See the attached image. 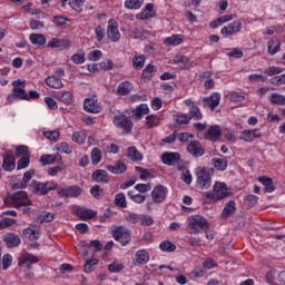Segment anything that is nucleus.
<instances>
[{
    "label": "nucleus",
    "instance_id": "62",
    "mask_svg": "<svg viewBox=\"0 0 285 285\" xmlns=\"http://www.w3.org/2000/svg\"><path fill=\"white\" fill-rule=\"evenodd\" d=\"M151 72H155V67L153 65H147L146 68L142 70V79H150L153 76Z\"/></svg>",
    "mask_w": 285,
    "mask_h": 285
},
{
    "label": "nucleus",
    "instance_id": "15",
    "mask_svg": "<svg viewBox=\"0 0 285 285\" xmlns=\"http://www.w3.org/2000/svg\"><path fill=\"white\" fill-rule=\"evenodd\" d=\"M160 159L165 166H175L181 159V155L179 153L166 151L160 156Z\"/></svg>",
    "mask_w": 285,
    "mask_h": 285
},
{
    "label": "nucleus",
    "instance_id": "23",
    "mask_svg": "<svg viewBox=\"0 0 285 285\" xmlns=\"http://www.w3.org/2000/svg\"><path fill=\"white\" fill-rule=\"evenodd\" d=\"M236 212H237V206L235 200H229L223 208L220 217L222 219H228L229 217H233V215H235Z\"/></svg>",
    "mask_w": 285,
    "mask_h": 285
},
{
    "label": "nucleus",
    "instance_id": "53",
    "mask_svg": "<svg viewBox=\"0 0 285 285\" xmlns=\"http://www.w3.org/2000/svg\"><path fill=\"white\" fill-rule=\"evenodd\" d=\"M40 161L42 163V166H48L55 164V161H57V158L52 155H42L40 157Z\"/></svg>",
    "mask_w": 285,
    "mask_h": 285
},
{
    "label": "nucleus",
    "instance_id": "29",
    "mask_svg": "<svg viewBox=\"0 0 285 285\" xmlns=\"http://www.w3.org/2000/svg\"><path fill=\"white\" fill-rule=\"evenodd\" d=\"M174 63H178L181 70H188V68H190V60L183 55L175 56Z\"/></svg>",
    "mask_w": 285,
    "mask_h": 285
},
{
    "label": "nucleus",
    "instance_id": "34",
    "mask_svg": "<svg viewBox=\"0 0 285 285\" xmlns=\"http://www.w3.org/2000/svg\"><path fill=\"white\" fill-rule=\"evenodd\" d=\"M258 181L265 186V193H273V190H275V187L273 186V178L261 176L258 177Z\"/></svg>",
    "mask_w": 285,
    "mask_h": 285
},
{
    "label": "nucleus",
    "instance_id": "14",
    "mask_svg": "<svg viewBox=\"0 0 285 285\" xmlns=\"http://www.w3.org/2000/svg\"><path fill=\"white\" fill-rule=\"evenodd\" d=\"M32 264H39V257L26 253L19 257L18 266H24V268H31Z\"/></svg>",
    "mask_w": 285,
    "mask_h": 285
},
{
    "label": "nucleus",
    "instance_id": "25",
    "mask_svg": "<svg viewBox=\"0 0 285 285\" xmlns=\"http://www.w3.org/2000/svg\"><path fill=\"white\" fill-rule=\"evenodd\" d=\"M3 240L8 248H17V246L21 244V238H19V235L12 233L7 234Z\"/></svg>",
    "mask_w": 285,
    "mask_h": 285
},
{
    "label": "nucleus",
    "instance_id": "31",
    "mask_svg": "<svg viewBox=\"0 0 285 285\" xmlns=\"http://www.w3.org/2000/svg\"><path fill=\"white\" fill-rule=\"evenodd\" d=\"M135 258L137 264L144 265L148 264L150 256L148 255V252H146V249H139L136 252Z\"/></svg>",
    "mask_w": 285,
    "mask_h": 285
},
{
    "label": "nucleus",
    "instance_id": "51",
    "mask_svg": "<svg viewBox=\"0 0 285 285\" xmlns=\"http://www.w3.org/2000/svg\"><path fill=\"white\" fill-rule=\"evenodd\" d=\"M282 72H284L282 67H269L264 71V73L268 75V77H274V75H282Z\"/></svg>",
    "mask_w": 285,
    "mask_h": 285
},
{
    "label": "nucleus",
    "instance_id": "26",
    "mask_svg": "<svg viewBox=\"0 0 285 285\" xmlns=\"http://www.w3.org/2000/svg\"><path fill=\"white\" fill-rule=\"evenodd\" d=\"M155 10L154 3H147L144 11L137 14V19L140 21H148V19H153V11Z\"/></svg>",
    "mask_w": 285,
    "mask_h": 285
},
{
    "label": "nucleus",
    "instance_id": "22",
    "mask_svg": "<svg viewBox=\"0 0 285 285\" xmlns=\"http://www.w3.org/2000/svg\"><path fill=\"white\" fill-rule=\"evenodd\" d=\"M240 30H242V23L239 21H234L229 23L228 27H224L220 30V35H223V37H230V35H235Z\"/></svg>",
    "mask_w": 285,
    "mask_h": 285
},
{
    "label": "nucleus",
    "instance_id": "46",
    "mask_svg": "<svg viewBox=\"0 0 285 285\" xmlns=\"http://www.w3.org/2000/svg\"><path fill=\"white\" fill-rule=\"evenodd\" d=\"M101 161V150L99 148H94L91 150V164L97 166Z\"/></svg>",
    "mask_w": 285,
    "mask_h": 285
},
{
    "label": "nucleus",
    "instance_id": "57",
    "mask_svg": "<svg viewBox=\"0 0 285 285\" xmlns=\"http://www.w3.org/2000/svg\"><path fill=\"white\" fill-rule=\"evenodd\" d=\"M239 139L242 141H246L247 144H250V142L255 141V138H253V134H252L250 130H244L242 132V136L239 137Z\"/></svg>",
    "mask_w": 285,
    "mask_h": 285
},
{
    "label": "nucleus",
    "instance_id": "41",
    "mask_svg": "<svg viewBox=\"0 0 285 285\" xmlns=\"http://www.w3.org/2000/svg\"><path fill=\"white\" fill-rule=\"evenodd\" d=\"M79 217L82 219V222H88V219H94V217H97V213L90 209H82L79 212Z\"/></svg>",
    "mask_w": 285,
    "mask_h": 285
},
{
    "label": "nucleus",
    "instance_id": "1",
    "mask_svg": "<svg viewBox=\"0 0 285 285\" xmlns=\"http://www.w3.org/2000/svg\"><path fill=\"white\" fill-rule=\"evenodd\" d=\"M189 235H199L204 230H210V223L204 216L194 215L188 217Z\"/></svg>",
    "mask_w": 285,
    "mask_h": 285
},
{
    "label": "nucleus",
    "instance_id": "17",
    "mask_svg": "<svg viewBox=\"0 0 285 285\" xmlns=\"http://www.w3.org/2000/svg\"><path fill=\"white\" fill-rule=\"evenodd\" d=\"M70 39H58L53 38L48 42L47 48H57L58 50H66V48H70L71 46Z\"/></svg>",
    "mask_w": 285,
    "mask_h": 285
},
{
    "label": "nucleus",
    "instance_id": "44",
    "mask_svg": "<svg viewBox=\"0 0 285 285\" xmlns=\"http://www.w3.org/2000/svg\"><path fill=\"white\" fill-rule=\"evenodd\" d=\"M71 61L73 63H77V65H81L86 61V51L83 50H78L77 53H75L72 57H71Z\"/></svg>",
    "mask_w": 285,
    "mask_h": 285
},
{
    "label": "nucleus",
    "instance_id": "4",
    "mask_svg": "<svg viewBox=\"0 0 285 285\" xmlns=\"http://www.w3.org/2000/svg\"><path fill=\"white\" fill-rule=\"evenodd\" d=\"M196 184L199 186V188H210L213 180L210 178V171L206 167L200 168L196 173Z\"/></svg>",
    "mask_w": 285,
    "mask_h": 285
},
{
    "label": "nucleus",
    "instance_id": "45",
    "mask_svg": "<svg viewBox=\"0 0 285 285\" xmlns=\"http://www.w3.org/2000/svg\"><path fill=\"white\" fill-rule=\"evenodd\" d=\"M146 63V56H137L132 58V66L136 70H141Z\"/></svg>",
    "mask_w": 285,
    "mask_h": 285
},
{
    "label": "nucleus",
    "instance_id": "9",
    "mask_svg": "<svg viewBox=\"0 0 285 285\" xmlns=\"http://www.w3.org/2000/svg\"><path fill=\"white\" fill-rule=\"evenodd\" d=\"M12 86H13L12 92L16 95V98L20 99L21 101H27L28 94L26 92V89H23L26 88V80L23 81L21 79L13 80ZM19 86H22V88Z\"/></svg>",
    "mask_w": 285,
    "mask_h": 285
},
{
    "label": "nucleus",
    "instance_id": "59",
    "mask_svg": "<svg viewBox=\"0 0 285 285\" xmlns=\"http://www.w3.org/2000/svg\"><path fill=\"white\" fill-rule=\"evenodd\" d=\"M32 177H35V169H29L28 171H26L23 174V177H22V183L23 185L28 188V183L32 179Z\"/></svg>",
    "mask_w": 285,
    "mask_h": 285
},
{
    "label": "nucleus",
    "instance_id": "11",
    "mask_svg": "<svg viewBox=\"0 0 285 285\" xmlns=\"http://www.w3.org/2000/svg\"><path fill=\"white\" fill-rule=\"evenodd\" d=\"M187 153L191 155V157H204L206 155V150L204 147H202V142L199 140H193L188 146H187Z\"/></svg>",
    "mask_w": 285,
    "mask_h": 285
},
{
    "label": "nucleus",
    "instance_id": "56",
    "mask_svg": "<svg viewBox=\"0 0 285 285\" xmlns=\"http://www.w3.org/2000/svg\"><path fill=\"white\" fill-rule=\"evenodd\" d=\"M99 264V259L91 258L89 261H86L85 263V273H90L92 271V266H97Z\"/></svg>",
    "mask_w": 285,
    "mask_h": 285
},
{
    "label": "nucleus",
    "instance_id": "36",
    "mask_svg": "<svg viewBox=\"0 0 285 285\" xmlns=\"http://www.w3.org/2000/svg\"><path fill=\"white\" fill-rule=\"evenodd\" d=\"M29 39L33 46H46V36L42 33H31Z\"/></svg>",
    "mask_w": 285,
    "mask_h": 285
},
{
    "label": "nucleus",
    "instance_id": "64",
    "mask_svg": "<svg viewBox=\"0 0 285 285\" xmlns=\"http://www.w3.org/2000/svg\"><path fill=\"white\" fill-rule=\"evenodd\" d=\"M245 204L247 206H249V208H253V206H255V204H257V196L250 194V195H247L244 199Z\"/></svg>",
    "mask_w": 285,
    "mask_h": 285
},
{
    "label": "nucleus",
    "instance_id": "3",
    "mask_svg": "<svg viewBox=\"0 0 285 285\" xmlns=\"http://www.w3.org/2000/svg\"><path fill=\"white\" fill-rule=\"evenodd\" d=\"M112 237L116 242H120L121 246H128L130 244V229L118 226L112 230Z\"/></svg>",
    "mask_w": 285,
    "mask_h": 285
},
{
    "label": "nucleus",
    "instance_id": "37",
    "mask_svg": "<svg viewBox=\"0 0 285 285\" xmlns=\"http://www.w3.org/2000/svg\"><path fill=\"white\" fill-rule=\"evenodd\" d=\"M282 46V41L279 40H269L267 46L268 55H277L279 52Z\"/></svg>",
    "mask_w": 285,
    "mask_h": 285
},
{
    "label": "nucleus",
    "instance_id": "16",
    "mask_svg": "<svg viewBox=\"0 0 285 285\" xmlns=\"http://www.w3.org/2000/svg\"><path fill=\"white\" fill-rule=\"evenodd\" d=\"M204 138L207 141H219V139H222V128L219 125L210 126Z\"/></svg>",
    "mask_w": 285,
    "mask_h": 285
},
{
    "label": "nucleus",
    "instance_id": "27",
    "mask_svg": "<svg viewBox=\"0 0 285 285\" xmlns=\"http://www.w3.org/2000/svg\"><path fill=\"white\" fill-rule=\"evenodd\" d=\"M127 157L130 161H141L144 159V155L135 146L127 148Z\"/></svg>",
    "mask_w": 285,
    "mask_h": 285
},
{
    "label": "nucleus",
    "instance_id": "38",
    "mask_svg": "<svg viewBox=\"0 0 285 285\" xmlns=\"http://www.w3.org/2000/svg\"><path fill=\"white\" fill-rule=\"evenodd\" d=\"M144 6V0H126L125 8L127 10H139Z\"/></svg>",
    "mask_w": 285,
    "mask_h": 285
},
{
    "label": "nucleus",
    "instance_id": "10",
    "mask_svg": "<svg viewBox=\"0 0 285 285\" xmlns=\"http://www.w3.org/2000/svg\"><path fill=\"white\" fill-rule=\"evenodd\" d=\"M83 108L86 112H91L92 115L101 112V105H99V100L96 97L85 99Z\"/></svg>",
    "mask_w": 285,
    "mask_h": 285
},
{
    "label": "nucleus",
    "instance_id": "52",
    "mask_svg": "<svg viewBox=\"0 0 285 285\" xmlns=\"http://www.w3.org/2000/svg\"><path fill=\"white\" fill-rule=\"evenodd\" d=\"M128 197L136 204H144V202H146V196L141 194H132V191H128Z\"/></svg>",
    "mask_w": 285,
    "mask_h": 285
},
{
    "label": "nucleus",
    "instance_id": "42",
    "mask_svg": "<svg viewBox=\"0 0 285 285\" xmlns=\"http://www.w3.org/2000/svg\"><path fill=\"white\" fill-rule=\"evenodd\" d=\"M148 112H149V109H148V105L146 104H141L140 106H137L134 110V115L138 117V119H141L144 115H148Z\"/></svg>",
    "mask_w": 285,
    "mask_h": 285
},
{
    "label": "nucleus",
    "instance_id": "24",
    "mask_svg": "<svg viewBox=\"0 0 285 285\" xmlns=\"http://www.w3.org/2000/svg\"><path fill=\"white\" fill-rule=\"evenodd\" d=\"M52 23L56 28H61L62 30H66V28H70V26H72V20L63 16H55Z\"/></svg>",
    "mask_w": 285,
    "mask_h": 285
},
{
    "label": "nucleus",
    "instance_id": "13",
    "mask_svg": "<svg viewBox=\"0 0 285 285\" xmlns=\"http://www.w3.org/2000/svg\"><path fill=\"white\" fill-rule=\"evenodd\" d=\"M222 100V95L219 92H214L209 97L203 98L204 108H210L215 110L217 106H219V101Z\"/></svg>",
    "mask_w": 285,
    "mask_h": 285
},
{
    "label": "nucleus",
    "instance_id": "8",
    "mask_svg": "<svg viewBox=\"0 0 285 285\" xmlns=\"http://www.w3.org/2000/svg\"><path fill=\"white\" fill-rule=\"evenodd\" d=\"M107 37L114 42L121 39V33H119V23L115 19H110L108 21Z\"/></svg>",
    "mask_w": 285,
    "mask_h": 285
},
{
    "label": "nucleus",
    "instance_id": "20",
    "mask_svg": "<svg viewBox=\"0 0 285 285\" xmlns=\"http://www.w3.org/2000/svg\"><path fill=\"white\" fill-rule=\"evenodd\" d=\"M58 195L60 197H79L81 195V187L73 185L66 188H62Z\"/></svg>",
    "mask_w": 285,
    "mask_h": 285
},
{
    "label": "nucleus",
    "instance_id": "5",
    "mask_svg": "<svg viewBox=\"0 0 285 285\" xmlns=\"http://www.w3.org/2000/svg\"><path fill=\"white\" fill-rule=\"evenodd\" d=\"M168 197V188L164 185H156L151 191V199L154 204H163Z\"/></svg>",
    "mask_w": 285,
    "mask_h": 285
},
{
    "label": "nucleus",
    "instance_id": "32",
    "mask_svg": "<svg viewBox=\"0 0 285 285\" xmlns=\"http://www.w3.org/2000/svg\"><path fill=\"white\" fill-rule=\"evenodd\" d=\"M45 81L47 86H49V88H55V89L63 88V82L61 81V79L57 78L56 76H49L46 78Z\"/></svg>",
    "mask_w": 285,
    "mask_h": 285
},
{
    "label": "nucleus",
    "instance_id": "61",
    "mask_svg": "<svg viewBox=\"0 0 285 285\" xmlns=\"http://www.w3.org/2000/svg\"><path fill=\"white\" fill-rule=\"evenodd\" d=\"M109 273H121L124 271V265L119 263H111L108 266Z\"/></svg>",
    "mask_w": 285,
    "mask_h": 285
},
{
    "label": "nucleus",
    "instance_id": "55",
    "mask_svg": "<svg viewBox=\"0 0 285 285\" xmlns=\"http://www.w3.org/2000/svg\"><path fill=\"white\" fill-rule=\"evenodd\" d=\"M28 166H30V158L27 156H23L17 163V170H22V168H28Z\"/></svg>",
    "mask_w": 285,
    "mask_h": 285
},
{
    "label": "nucleus",
    "instance_id": "21",
    "mask_svg": "<svg viewBox=\"0 0 285 285\" xmlns=\"http://www.w3.org/2000/svg\"><path fill=\"white\" fill-rule=\"evenodd\" d=\"M107 170L112 175H124L128 170V165L124 160H117L115 165H108Z\"/></svg>",
    "mask_w": 285,
    "mask_h": 285
},
{
    "label": "nucleus",
    "instance_id": "18",
    "mask_svg": "<svg viewBox=\"0 0 285 285\" xmlns=\"http://www.w3.org/2000/svg\"><path fill=\"white\" fill-rule=\"evenodd\" d=\"M17 168L16 159L10 154H3L2 155V169L6 170V173H12Z\"/></svg>",
    "mask_w": 285,
    "mask_h": 285
},
{
    "label": "nucleus",
    "instance_id": "47",
    "mask_svg": "<svg viewBox=\"0 0 285 285\" xmlns=\"http://www.w3.org/2000/svg\"><path fill=\"white\" fill-rule=\"evenodd\" d=\"M53 219H55V214L50 212H42L38 217V220L40 224H43V222L50 223Z\"/></svg>",
    "mask_w": 285,
    "mask_h": 285
},
{
    "label": "nucleus",
    "instance_id": "19",
    "mask_svg": "<svg viewBox=\"0 0 285 285\" xmlns=\"http://www.w3.org/2000/svg\"><path fill=\"white\" fill-rule=\"evenodd\" d=\"M91 179L96 181V184H108L110 176H108V171L105 169H97L92 173Z\"/></svg>",
    "mask_w": 285,
    "mask_h": 285
},
{
    "label": "nucleus",
    "instance_id": "48",
    "mask_svg": "<svg viewBox=\"0 0 285 285\" xmlns=\"http://www.w3.org/2000/svg\"><path fill=\"white\" fill-rule=\"evenodd\" d=\"M184 40L178 35H174L169 38H166L165 43L167 46H179Z\"/></svg>",
    "mask_w": 285,
    "mask_h": 285
},
{
    "label": "nucleus",
    "instance_id": "40",
    "mask_svg": "<svg viewBox=\"0 0 285 285\" xmlns=\"http://www.w3.org/2000/svg\"><path fill=\"white\" fill-rule=\"evenodd\" d=\"M269 101L274 106H285V96L279 94H272L269 97Z\"/></svg>",
    "mask_w": 285,
    "mask_h": 285
},
{
    "label": "nucleus",
    "instance_id": "30",
    "mask_svg": "<svg viewBox=\"0 0 285 285\" xmlns=\"http://www.w3.org/2000/svg\"><path fill=\"white\" fill-rule=\"evenodd\" d=\"M212 165L216 170L224 171L228 168V159L226 158H213Z\"/></svg>",
    "mask_w": 285,
    "mask_h": 285
},
{
    "label": "nucleus",
    "instance_id": "60",
    "mask_svg": "<svg viewBox=\"0 0 285 285\" xmlns=\"http://www.w3.org/2000/svg\"><path fill=\"white\" fill-rule=\"evenodd\" d=\"M59 131L57 130H52V131H43V137H46V139H50V141H57V139H59Z\"/></svg>",
    "mask_w": 285,
    "mask_h": 285
},
{
    "label": "nucleus",
    "instance_id": "12",
    "mask_svg": "<svg viewBox=\"0 0 285 285\" xmlns=\"http://www.w3.org/2000/svg\"><path fill=\"white\" fill-rule=\"evenodd\" d=\"M214 193L216 194V199L218 202L219 199H226V197H230V195H233V191L228 189L225 183H216L214 185Z\"/></svg>",
    "mask_w": 285,
    "mask_h": 285
},
{
    "label": "nucleus",
    "instance_id": "50",
    "mask_svg": "<svg viewBox=\"0 0 285 285\" xmlns=\"http://www.w3.org/2000/svg\"><path fill=\"white\" fill-rule=\"evenodd\" d=\"M153 224H155L153 216L148 214H142L140 216V226H153Z\"/></svg>",
    "mask_w": 285,
    "mask_h": 285
},
{
    "label": "nucleus",
    "instance_id": "33",
    "mask_svg": "<svg viewBox=\"0 0 285 285\" xmlns=\"http://www.w3.org/2000/svg\"><path fill=\"white\" fill-rule=\"evenodd\" d=\"M228 21H233V14H225L220 18L210 22V28H219V26H224V23H228Z\"/></svg>",
    "mask_w": 285,
    "mask_h": 285
},
{
    "label": "nucleus",
    "instance_id": "7",
    "mask_svg": "<svg viewBox=\"0 0 285 285\" xmlns=\"http://www.w3.org/2000/svg\"><path fill=\"white\" fill-rule=\"evenodd\" d=\"M114 124L117 128H122L127 134L132 131V120L128 119V116L124 114L115 116Z\"/></svg>",
    "mask_w": 285,
    "mask_h": 285
},
{
    "label": "nucleus",
    "instance_id": "63",
    "mask_svg": "<svg viewBox=\"0 0 285 285\" xmlns=\"http://www.w3.org/2000/svg\"><path fill=\"white\" fill-rule=\"evenodd\" d=\"M176 121L179 124V126H184L190 124V118L188 115L181 114L176 117Z\"/></svg>",
    "mask_w": 285,
    "mask_h": 285
},
{
    "label": "nucleus",
    "instance_id": "54",
    "mask_svg": "<svg viewBox=\"0 0 285 285\" xmlns=\"http://www.w3.org/2000/svg\"><path fill=\"white\" fill-rule=\"evenodd\" d=\"M72 141H75L76 144H85V141H86V134H83L81 131H75L72 134Z\"/></svg>",
    "mask_w": 285,
    "mask_h": 285
},
{
    "label": "nucleus",
    "instance_id": "2",
    "mask_svg": "<svg viewBox=\"0 0 285 285\" xmlns=\"http://www.w3.org/2000/svg\"><path fill=\"white\" fill-rule=\"evenodd\" d=\"M7 204H11L14 208H22L23 206H32V200L28 198V193L24 190L16 191L4 199Z\"/></svg>",
    "mask_w": 285,
    "mask_h": 285
},
{
    "label": "nucleus",
    "instance_id": "39",
    "mask_svg": "<svg viewBox=\"0 0 285 285\" xmlns=\"http://www.w3.org/2000/svg\"><path fill=\"white\" fill-rule=\"evenodd\" d=\"M159 248L165 253H175L177 245L173 244L170 240H165L160 243Z\"/></svg>",
    "mask_w": 285,
    "mask_h": 285
},
{
    "label": "nucleus",
    "instance_id": "28",
    "mask_svg": "<svg viewBox=\"0 0 285 285\" xmlns=\"http://www.w3.org/2000/svg\"><path fill=\"white\" fill-rule=\"evenodd\" d=\"M130 92H132V83L129 81H124L118 85L117 95L120 97H126L127 95H130Z\"/></svg>",
    "mask_w": 285,
    "mask_h": 285
},
{
    "label": "nucleus",
    "instance_id": "58",
    "mask_svg": "<svg viewBox=\"0 0 285 285\" xmlns=\"http://www.w3.org/2000/svg\"><path fill=\"white\" fill-rule=\"evenodd\" d=\"M269 81L273 86H284V83H285V73H283L281 76H275Z\"/></svg>",
    "mask_w": 285,
    "mask_h": 285
},
{
    "label": "nucleus",
    "instance_id": "43",
    "mask_svg": "<svg viewBox=\"0 0 285 285\" xmlns=\"http://www.w3.org/2000/svg\"><path fill=\"white\" fill-rule=\"evenodd\" d=\"M115 205L118 208H126L128 203H126V195L124 193H119L115 196Z\"/></svg>",
    "mask_w": 285,
    "mask_h": 285
},
{
    "label": "nucleus",
    "instance_id": "35",
    "mask_svg": "<svg viewBox=\"0 0 285 285\" xmlns=\"http://www.w3.org/2000/svg\"><path fill=\"white\" fill-rule=\"evenodd\" d=\"M188 116L190 119H194L195 121L204 119V115L202 114V110L199 109V107H197V105H191V107L189 108Z\"/></svg>",
    "mask_w": 285,
    "mask_h": 285
},
{
    "label": "nucleus",
    "instance_id": "6",
    "mask_svg": "<svg viewBox=\"0 0 285 285\" xmlns=\"http://www.w3.org/2000/svg\"><path fill=\"white\" fill-rule=\"evenodd\" d=\"M29 190L33 195H46L50 190H55V186L48 187V184L33 179L29 185Z\"/></svg>",
    "mask_w": 285,
    "mask_h": 285
},
{
    "label": "nucleus",
    "instance_id": "49",
    "mask_svg": "<svg viewBox=\"0 0 285 285\" xmlns=\"http://www.w3.org/2000/svg\"><path fill=\"white\" fill-rule=\"evenodd\" d=\"M135 170H136V173L140 174L139 177L142 180L150 179V177H153V174H150V171H148V169H146L144 167L136 166Z\"/></svg>",
    "mask_w": 285,
    "mask_h": 285
}]
</instances>
